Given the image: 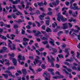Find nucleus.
Here are the masks:
<instances>
[{
	"mask_svg": "<svg viewBox=\"0 0 80 80\" xmlns=\"http://www.w3.org/2000/svg\"><path fill=\"white\" fill-rule=\"evenodd\" d=\"M65 51H64V52L65 53H66L67 55H66L65 57L66 58H67L68 57V55H69V52L68 51V50L67 48H65Z\"/></svg>",
	"mask_w": 80,
	"mask_h": 80,
	"instance_id": "1a4fd4ad",
	"label": "nucleus"
},
{
	"mask_svg": "<svg viewBox=\"0 0 80 80\" xmlns=\"http://www.w3.org/2000/svg\"><path fill=\"white\" fill-rule=\"evenodd\" d=\"M14 21L15 22H17V23H21V22H25V21H24V20H22V19H18V21L15 20Z\"/></svg>",
	"mask_w": 80,
	"mask_h": 80,
	"instance_id": "a211bd4d",
	"label": "nucleus"
},
{
	"mask_svg": "<svg viewBox=\"0 0 80 80\" xmlns=\"http://www.w3.org/2000/svg\"><path fill=\"white\" fill-rule=\"evenodd\" d=\"M45 16H46V14H45L44 13H43L42 15H40L39 17L40 19L41 20H42L43 19L42 18H44Z\"/></svg>",
	"mask_w": 80,
	"mask_h": 80,
	"instance_id": "9b49d317",
	"label": "nucleus"
},
{
	"mask_svg": "<svg viewBox=\"0 0 80 80\" xmlns=\"http://www.w3.org/2000/svg\"><path fill=\"white\" fill-rule=\"evenodd\" d=\"M66 70L68 71V72H71L72 71V69L69 68H67Z\"/></svg>",
	"mask_w": 80,
	"mask_h": 80,
	"instance_id": "de8ad7c7",
	"label": "nucleus"
},
{
	"mask_svg": "<svg viewBox=\"0 0 80 80\" xmlns=\"http://www.w3.org/2000/svg\"><path fill=\"white\" fill-rule=\"evenodd\" d=\"M22 71L23 75H27V70L26 69H22Z\"/></svg>",
	"mask_w": 80,
	"mask_h": 80,
	"instance_id": "ddd939ff",
	"label": "nucleus"
},
{
	"mask_svg": "<svg viewBox=\"0 0 80 80\" xmlns=\"http://www.w3.org/2000/svg\"><path fill=\"white\" fill-rule=\"evenodd\" d=\"M56 44H57V45L58 46H59V45H60V42H59L58 41H57L56 42Z\"/></svg>",
	"mask_w": 80,
	"mask_h": 80,
	"instance_id": "69168bd1",
	"label": "nucleus"
},
{
	"mask_svg": "<svg viewBox=\"0 0 80 80\" xmlns=\"http://www.w3.org/2000/svg\"><path fill=\"white\" fill-rule=\"evenodd\" d=\"M72 31H70L69 33V35H71V36H72L73 35H76V34L75 33H72Z\"/></svg>",
	"mask_w": 80,
	"mask_h": 80,
	"instance_id": "8fccbe9b",
	"label": "nucleus"
},
{
	"mask_svg": "<svg viewBox=\"0 0 80 80\" xmlns=\"http://www.w3.org/2000/svg\"><path fill=\"white\" fill-rule=\"evenodd\" d=\"M63 77H64L62 75H60V76H57L53 77L52 78H54V79H57V78H58L59 79H60V78H63Z\"/></svg>",
	"mask_w": 80,
	"mask_h": 80,
	"instance_id": "6e6552de",
	"label": "nucleus"
},
{
	"mask_svg": "<svg viewBox=\"0 0 80 80\" xmlns=\"http://www.w3.org/2000/svg\"><path fill=\"white\" fill-rule=\"evenodd\" d=\"M65 4L67 6H68L70 5V2H65Z\"/></svg>",
	"mask_w": 80,
	"mask_h": 80,
	"instance_id": "0e129e2a",
	"label": "nucleus"
},
{
	"mask_svg": "<svg viewBox=\"0 0 80 80\" xmlns=\"http://www.w3.org/2000/svg\"><path fill=\"white\" fill-rule=\"evenodd\" d=\"M36 23H37L38 26V27H40V26H41V25H40V23H39V22H38L36 21Z\"/></svg>",
	"mask_w": 80,
	"mask_h": 80,
	"instance_id": "6e6d98bb",
	"label": "nucleus"
},
{
	"mask_svg": "<svg viewBox=\"0 0 80 80\" xmlns=\"http://www.w3.org/2000/svg\"><path fill=\"white\" fill-rule=\"evenodd\" d=\"M57 20L58 22H60V20L62 22H66L67 20V18H63V16L61 15L60 13L59 12L58 15V18H57Z\"/></svg>",
	"mask_w": 80,
	"mask_h": 80,
	"instance_id": "f03ea898",
	"label": "nucleus"
},
{
	"mask_svg": "<svg viewBox=\"0 0 80 80\" xmlns=\"http://www.w3.org/2000/svg\"><path fill=\"white\" fill-rule=\"evenodd\" d=\"M6 27H7V28H10V25H7V24H6Z\"/></svg>",
	"mask_w": 80,
	"mask_h": 80,
	"instance_id": "774afa93",
	"label": "nucleus"
},
{
	"mask_svg": "<svg viewBox=\"0 0 80 80\" xmlns=\"http://www.w3.org/2000/svg\"><path fill=\"white\" fill-rule=\"evenodd\" d=\"M50 20H48L46 21V24L47 26H48L50 25Z\"/></svg>",
	"mask_w": 80,
	"mask_h": 80,
	"instance_id": "cd10ccee",
	"label": "nucleus"
},
{
	"mask_svg": "<svg viewBox=\"0 0 80 80\" xmlns=\"http://www.w3.org/2000/svg\"><path fill=\"white\" fill-rule=\"evenodd\" d=\"M50 57L51 58V59H50V57H49L48 56H47V58L48 60V62H50L51 63L52 67H54V64L53 63V62H55V59L53 57L52 55L50 56Z\"/></svg>",
	"mask_w": 80,
	"mask_h": 80,
	"instance_id": "7ed1b4c3",
	"label": "nucleus"
},
{
	"mask_svg": "<svg viewBox=\"0 0 80 80\" xmlns=\"http://www.w3.org/2000/svg\"><path fill=\"white\" fill-rule=\"evenodd\" d=\"M13 28L15 29H16V28H18V25L17 24L14 25L13 26Z\"/></svg>",
	"mask_w": 80,
	"mask_h": 80,
	"instance_id": "e433bc0d",
	"label": "nucleus"
},
{
	"mask_svg": "<svg viewBox=\"0 0 80 80\" xmlns=\"http://www.w3.org/2000/svg\"><path fill=\"white\" fill-rule=\"evenodd\" d=\"M16 14L17 15H18H18H23V14H22V12H19V11H18V13H16Z\"/></svg>",
	"mask_w": 80,
	"mask_h": 80,
	"instance_id": "c756f323",
	"label": "nucleus"
},
{
	"mask_svg": "<svg viewBox=\"0 0 80 80\" xmlns=\"http://www.w3.org/2000/svg\"><path fill=\"white\" fill-rule=\"evenodd\" d=\"M60 3V1L59 0H56V2H52V4L54 6H57Z\"/></svg>",
	"mask_w": 80,
	"mask_h": 80,
	"instance_id": "0eeeda50",
	"label": "nucleus"
},
{
	"mask_svg": "<svg viewBox=\"0 0 80 80\" xmlns=\"http://www.w3.org/2000/svg\"><path fill=\"white\" fill-rule=\"evenodd\" d=\"M9 56H11L12 57V58H13L15 57V54L13 53H12V54H11L10 53L8 54Z\"/></svg>",
	"mask_w": 80,
	"mask_h": 80,
	"instance_id": "2f4dec72",
	"label": "nucleus"
},
{
	"mask_svg": "<svg viewBox=\"0 0 80 80\" xmlns=\"http://www.w3.org/2000/svg\"><path fill=\"white\" fill-rule=\"evenodd\" d=\"M68 13L69 14H70V15H72V16L74 17H77V16L76 15H75V14H72L73 11H72V10H69V11Z\"/></svg>",
	"mask_w": 80,
	"mask_h": 80,
	"instance_id": "f8f14e48",
	"label": "nucleus"
},
{
	"mask_svg": "<svg viewBox=\"0 0 80 80\" xmlns=\"http://www.w3.org/2000/svg\"><path fill=\"white\" fill-rule=\"evenodd\" d=\"M10 64L9 61L5 63V65H6L7 66H9V65H10Z\"/></svg>",
	"mask_w": 80,
	"mask_h": 80,
	"instance_id": "09e8293b",
	"label": "nucleus"
},
{
	"mask_svg": "<svg viewBox=\"0 0 80 80\" xmlns=\"http://www.w3.org/2000/svg\"><path fill=\"white\" fill-rule=\"evenodd\" d=\"M12 60L14 65V66H17V60H16V59L14 58H13Z\"/></svg>",
	"mask_w": 80,
	"mask_h": 80,
	"instance_id": "4468645a",
	"label": "nucleus"
},
{
	"mask_svg": "<svg viewBox=\"0 0 80 80\" xmlns=\"http://www.w3.org/2000/svg\"><path fill=\"white\" fill-rule=\"evenodd\" d=\"M42 43L43 44H44V45H46V44H48V41H43Z\"/></svg>",
	"mask_w": 80,
	"mask_h": 80,
	"instance_id": "a19ab883",
	"label": "nucleus"
},
{
	"mask_svg": "<svg viewBox=\"0 0 80 80\" xmlns=\"http://www.w3.org/2000/svg\"><path fill=\"white\" fill-rule=\"evenodd\" d=\"M42 34V33H41V32H40L38 31L37 32V33H36L34 35L35 36H36V37H38L39 35H39V34Z\"/></svg>",
	"mask_w": 80,
	"mask_h": 80,
	"instance_id": "5701e85b",
	"label": "nucleus"
},
{
	"mask_svg": "<svg viewBox=\"0 0 80 80\" xmlns=\"http://www.w3.org/2000/svg\"><path fill=\"white\" fill-rule=\"evenodd\" d=\"M52 51L55 53H56L58 52V50L57 49L54 48H52Z\"/></svg>",
	"mask_w": 80,
	"mask_h": 80,
	"instance_id": "aec40b11",
	"label": "nucleus"
},
{
	"mask_svg": "<svg viewBox=\"0 0 80 80\" xmlns=\"http://www.w3.org/2000/svg\"><path fill=\"white\" fill-rule=\"evenodd\" d=\"M38 4L40 7H42V6H43V3L42 2H41L40 3H38Z\"/></svg>",
	"mask_w": 80,
	"mask_h": 80,
	"instance_id": "c85d7f7f",
	"label": "nucleus"
},
{
	"mask_svg": "<svg viewBox=\"0 0 80 80\" xmlns=\"http://www.w3.org/2000/svg\"><path fill=\"white\" fill-rule=\"evenodd\" d=\"M73 5V7L72 4L70 5V8L71 9H72L73 10H80V8H78V6H77V4L76 3H74Z\"/></svg>",
	"mask_w": 80,
	"mask_h": 80,
	"instance_id": "20e7f679",
	"label": "nucleus"
},
{
	"mask_svg": "<svg viewBox=\"0 0 80 80\" xmlns=\"http://www.w3.org/2000/svg\"><path fill=\"white\" fill-rule=\"evenodd\" d=\"M21 33L22 35H24V34H25V30H24L23 29H22Z\"/></svg>",
	"mask_w": 80,
	"mask_h": 80,
	"instance_id": "58836bf2",
	"label": "nucleus"
},
{
	"mask_svg": "<svg viewBox=\"0 0 80 80\" xmlns=\"http://www.w3.org/2000/svg\"><path fill=\"white\" fill-rule=\"evenodd\" d=\"M73 61V59L72 58H71L70 59L67 58L66 60V62H72Z\"/></svg>",
	"mask_w": 80,
	"mask_h": 80,
	"instance_id": "6ab92c4d",
	"label": "nucleus"
},
{
	"mask_svg": "<svg viewBox=\"0 0 80 80\" xmlns=\"http://www.w3.org/2000/svg\"><path fill=\"white\" fill-rule=\"evenodd\" d=\"M46 26H45V25H43L41 27V28H42V30H45V27Z\"/></svg>",
	"mask_w": 80,
	"mask_h": 80,
	"instance_id": "37998d69",
	"label": "nucleus"
},
{
	"mask_svg": "<svg viewBox=\"0 0 80 80\" xmlns=\"http://www.w3.org/2000/svg\"><path fill=\"white\" fill-rule=\"evenodd\" d=\"M59 9H60V6H58V8H55V10L57 12H58Z\"/></svg>",
	"mask_w": 80,
	"mask_h": 80,
	"instance_id": "864d4df0",
	"label": "nucleus"
},
{
	"mask_svg": "<svg viewBox=\"0 0 80 80\" xmlns=\"http://www.w3.org/2000/svg\"><path fill=\"white\" fill-rule=\"evenodd\" d=\"M12 17L14 19H15L17 17L16 16V15H15V14L14 13L12 14Z\"/></svg>",
	"mask_w": 80,
	"mask_h": 80,
	"instance_id": "4c0bfd02",
	"label": "nucleus"
},
{
	"mask_svg": "<svg viewBox=\"0 0 80 80\" xmlns=\"http://www.w3.org/2000/svg\"><path fill=\"white\" fill-rule=\"evenodd\" d=\"M23 40L25 42H28L29 41V39L26 38H23Z\"/></svg>",
	"mask_w": 80,
	"mask_h": 80,
	"instance_id": "bb28decb",
	"label": "nucleus"
},
{
	"mask_svg": "<svg viewBox=\"0 0 80 80\" xmlns=\"http://www.w3.org/2000/svg\"><path fill=\"white\" fill-rule=\"evenodd\" d=\"M38 50L39 51V52H42V51H43V50H44V48H41L40 49H39Z\"/></svg>",
	"mask_w": 80,
	"mask_h": 80,
	"instance_id": "680f3d73",
	"label": "nucleus"
},
{
	"mask_svg": "<svg viewBox=\"0 0 80 80\" xmlns=\"http://www.w3.org/2000/svg\"><path fill=\"white\" fill-rule=\"evenodd\" d=\"M43 76L44 77H50V74L48 73H47V72H44L43 74Z\"/></svg>",
	"mask_w": 80,
	"mask_h": 80,
	"instance_id": "412c9836",
	"label": "nucleus"
},
{
	"mask_svg": "<svg viewBox=\"0 0 80 80\" xmlns=\"http://www.w3.org/2000/svg\"><path fill=\"white\" fill-rule=\"evenodd\" d=\"M69 22H73L74 23H75L77 22V20L76 19H74L73 18H71V19L69 20Z\"/></svg>",
	"mask_w": 80,
	"mask_h": 80,
	"instance_id": "f3484780",
	"label": "nucleus"
},
{
	"mask_svg": "<svg viewBox=\"0 0 80 80\" xmlns=\"http://www.w3.org/2000/svg\"><path fill=\"white\" fill-rule=\"evenodd\" d=\"M72 57L73 59H74V60H75V61L77 62H78V61L77 60V58H75V57L74 56V55H72Z\"/></svg>",
	"mask_w": 80,
	"mask_h": 80,
	"instance_id": "c9c22d12",
	"label": "nucleus"
},
{
	"mask_svg": "<svg viewBox=\"0 0 80 80\" xmlns=\"http://www.w3.org/2000/svg\"><path fill=\"white\" fill-rule=\"evenodd\" d=\"M19 62V63H20L21 65H23V64L24 63V62L22 61L21 62V61L20 60H18Z\"/></svg>",
	"mask_w": 80,
	"mask_h": 80,
	"instance_id": "603ef678",
	"label": "nucleus"
},
{
	"mask_svg": "<svg viewBox=\"0 0 80 80\" xmlns=\"http://www.w3.org/2000/svg\"><path fill=\"white\" fill-rule=\"evenodd\" d=\"M14 9L13 11V12H18V11L17 9V8L14 9Z\"/></svg>",
	"mask_w": 80,
	"mask_h": 80,
	"instance_id": "338daca9",
	"label": "nucleus"
},
{
	"mask_svg": "<svg viewBox=\"0 0 80 80\" xmlns=\"http://www.w3.org/2000/svg\"><path fill=\"white\" fill-rule=\"evenodd\" d=\"M46 31L47 32H48H48H52L51 29L49 27H47V28L46 29Z\"/></svg>",
	"mask_w": 80,
	"mask_h": 80,
	"instance_id": "b1692460",
	"label": "nucleus"
},
{
	"mask_svg": "<svg viewBox=\"0 0 80 80\" xmlns=\"http://www.w3.org/2000/svg\"><path fill=\"white\" fill-rule=\"evenodd\" d=\"M62 26L63 27V29H67V28H68V27H67V23H64L62 24Z\"/></svg>",
	"mask_w": 80,
	"mask_h": 80,
	"instance_id": "dca6fc26",
	"label": "nucleus"
},
{
	"mask_svg": "<svg viewBox=\"0 0 80 80\" xmlns=\"http://www.w3.org/2000/svg\"><path fill=\"white\" fill-rule=\"evenodd\" d=\"M52 15V12H48L47 13L48 15H50L51 16Z\"/></svg>",
	"mask_w": 80,
	"mask_h": 80,
	"instance_id": "5fc2aeb1",
	"label": "nucleus"
},
{
	"mask_svg": "<svg viewBox=\"0 0 80 80\" xmlns=\"http://www.w3.org/2000/svg\"><path fill=\"white\" fill-rule=\"evenodd\" d=\"M0 25H1V27H3L4 25V23L3 22H0Z\"/></svg>",
	"mask_w": 80,
	"mask_h": 80,
	"instance_id": "ea45409f",
	"label": "nucleus"
},
{
	"mask_svg": "<svg viewBox=\"0 0 80 80\" xmlns=\"http://www.w3.org/2000/svg\"><path fill=\"white\" fill-rule=\"evenodd\" d=\"M8 42L9 43H8V47L9 48H10V50H15L16 49V47L15 44L13 43L12 44V42L10 39H8ZM12 44V47H12L11 44Z\"/></svg>",
	"mask_w": 80,
	"mask_h": 80,
	"instance_id": "f257e3e1",
	"label": "nucleus"
},
{
	"mask_svg": "<svg viewBox=\"0 0 80 80\" xmlns=\"http://www.w3.org/2000/svg\"><path fill=\"white\" fill-rule=\"evenodd\" d=\"M0 37L1 38H2V40H6L7 39L6 37L1 35H0Z\"/></svg>",
	"mask_w": 80,
	"mask_h": 80,
	"instance_id": "4be33fe9",
	"label": "nucleus"
},
{
	"mask_svg": "<svg viewBox=\"0 0 80 80\" xmlns=\"http://www.w3.org/2000/svg\"><path fill=\"white\" fill-rule=\"evenodd\" d=\"M41 67L42 69H45L46 68V66H45V64H44L42 65Z\"/></svg>",
	"mask_w": 80,
	"mask_h": 80,
	"instance_id": "f704fd0d",
	"label": "nucleus"
},
{
	"mask_svg": "<svg viewBox=\"0 0 80 80\" xmlns=\"http://www.w3.org/2000/svg\"><path fill=\"white\" fill-rule=\"evenodd\" d=\"M80 54L78 52H77V56H76V57H77V58H80Z\"/></svg>",
	"mask_w": 80,
	"mask_h": 80,
	"instance_id": "473e14b6",
	"label": "nucleus"
},
{
	"mask_svg": "<svg viewBox=\"0 0 80 80\" xmlns=\"http://www.w3.org/2000/svg\"><path fill=\"white\" fill-rule=\"evenodd\" d=\"M18 60H22V61H24L25 60V58L24 56L22 57V56L19 55L18 56Z\"/></svg>",
	"mask_w": 80,
	"mask_h": 80,
	"instance_id": "39448f33",
	"label": "nucleus"
},
{
	"mask_svg": "<svg viewBox=\"0 0 80 80\" xmlns=\"http://www.w3.org/2000/svg\"><path fill=\"white\" fill-rule=\"evenodd\" d=\"M72 70H77V68L75 66L72 67Z\"/></svg>",
	"mask_w": 80,
	"mask_h": 80,
	"instance_id": "13d9d810",
	"label": "nucleus"
},
{
	"mask_svg": "<svg viewBox=\"0 0 80 80\" xmlns=\"http://www.w3.org/2000/svg\"><path fill=\"white\" fill-rule=\"evenodd\" d=\"M75 2V0H72L70 2V5H72V3L74 2Z\"/></svg>",
	"mask_w": 80,
	"mask_h": 80,
	"instance_id": "e2e57ef3",
	"label": "nucleus"
},
{
	"mask_svg": "<svg viewBox=\"0 0 80 80\" xmlns=\"http://www.w3.org/2000/svg\"><path fill=\"white\" fill-rule=\"evenodd\" d=\"M48 72H51L52 75H55V74L53 72L54 71V70L53 69L48 68Z\"/></svg>",
	"mask_w": 80,
	"mask_h": 80,
	"instance_id": "2eb2a0df",
	"label": "nucleus"
},
{
	"mask_svg": "<svg viewBox=\"0 0 80 80\" xmlns=\"http://www.w3.org/2000/svg\"><path fill=\"white\" fill-rule=\"evenodd\" d=\"M16 34L17 35L19 33V32L18 31V29H17L15 31Z\"/></svg>",
	"mask_w": 80,
	"mask_h": 80,
	"instance_id": "052dcab7",
	"label": "nucleus"
},
{
	"mask_svg": "<svg viewBox=\"0 0 80 80\" xmlns=\"http://www.w3.org/2000/svg\"><path fill=\"white\" fill-rule=\"evenodd\" d=\"M58 57H59V58H63V55H62V54H59L58 55Z\"/></svg>",
	"mask_w": 80,
	"mask_h": 80,
	"instance_id": "a18cd8bd",
	"label": "nucleus"
},
{
	"mask_svg": "<svg viewBox=\"0 0 80 80\" xmlns=\"http://www.w3.org/2000/svg\"><path fill=\"white\" fill-rule=\"evenodd\" d=\"M26 28H27V29H30V28H31V26L29 25H28L26 26Z\"/></svg>",
	"mask_w": 80,
	"mask_h": 80,
	"instance_id": "49530a36",
	"label": "nucleus"
},
{
	"mask_svg": "<svg viewBox=\"0 0 80 80\" xmlns=\"http://www.w3.org/2000/svg\"><path fill=\"white\" fill-rule=\"evenodd\" d=\"M42 69L40 68H38L37 70H36V72H40L42 71Z\"/></svg>",
	"mask_w": 80,
	"mask_h": 80,
	"instance_id": "79ce46f5",
	"label": "nucleus"
},
{
	"mask_svg": "<svg viewBox=\"0 0 80 80\" xmlns=\"http://www.w3.org/2000/svg\"><path fill=\"white\" fill-rule=\"evenodd\" d=\"M23 44L24 46V47H26L27 45H28V42H23Z\"/></svg>",
	"mask_w": 80,
	"mask_h": 80,
	"instance_id": "7c9ffc66",
	"label": "nucleus"
},
{
	"mask_svg": "<svg viewBox=\"0 0 80 80\" xmlns=\"http://www.w3.org/2000/svg\"><path fill=\"white\" fill-rule=\"evenodd\" d=\"M64 63L65 65H67V66H70V63L68 62H65Z\"/></svg>",
	"mask_w": 80,
	"mask_h": 80,
	"instance_id": "c03bdc74",
	"label": "nucleus"
},
{
	"mask_svg": "<svg viewBox=\"0 0 80 80\" xmlns=\"http://www.w3.org/2000/svg\"><path fill=\"white\" fill-rule=\"evenodd\" d=\"M29 70H31V71H32L33 73H35V71H34V70L32 69V66H30L29 67Z\"/></svg>",
	"mask_w": 80,
	"mask_h": 80,
	"instance_id": "a878e982",
	"label": "nucleus"
},
{
	"mask_svg": "<svg viewBox=\"0 0 80 80\" xmlns=\"http://www.w3.org/2000/svg\"><path fill=\"white\" fill-rule=\"evenodd\" d=\"M2 76L4 77L6 79H7L8 78V74H2Z\"/></svg>",
	"mask_w": 80,
	"mask_h": 80,
	"instance_id": "393cba45",
	"label": "nucleus"
},
{
	"mask_svg": "<svg viewBox=\"0 0 80 80\" xmlns=\"http://www.w3.org/2000/svg\"><path fill=\"white\" fill-rule=\"evenodd\" d=\"M11 2H12L13 5H15V4H18V3L20 2V0H16L14 1L13 0H9Z\"/></svg>",
	"mask_w": 80,
	"mask_h": 80,
	"instance_id": "423d86ee",
	"label": "nucleus"
},
{
	"mask_svg": "<svg viewBox=\"0 0 80 80\" xmlns=\"http://www.w3.org/2000/svg\"><path fill=\"white\" fill-rule=\"evenodd\" d=\"M55 66H56V67L57 68H59L60 67V65H59L58 64H56Z\"/></svg>",
	"mask_w": 80,
	"mask_h": 80,
	"instance_id": "3c124183",
	"label": "nucleus"
},
{
	"mask_svg": "<svg viewBox=\"0 0 80 80\" xmlns=\"http://www.w3.org/2000/svg\"><path fill=\"white\" fill-rule=\"evenodd\" d=\"M63 71H64V72H65V73H66V74H67L68 75H69V72L67 71V70H66L64 69L63 70Z\"/></svg>",
	"mask_w": 80,
	"mask_h": 80,
	"instance_id": "4d7b16f0",
	"label": "nucleus"
},
{
	"mask_svg": "<svg viewBox=\"0 0 80 80\" xmlns=\"http://www.w3.org/2000/svg\"><path fill=\"white\" fill-rule=\"evenodd\" d=\"M50 39L52 41H50L49 42V43H50L52 46H55V43H54V40L52 39L51 38H50Z\"/></svg>",
	"mask_w": 80,
	"mask_h": 80,
	"instance_id": "9d476101",
	"label": "nucleus"
},
{
	"mask_svg": "<svg viewBox=\"0 0 80 80\" xmlns=\"http://www.w3.org/2000/svg\"><path fill=\"white\" fill-rule=\"evenodd\" d=\"M35 60L36 63H38L40 62L37 59H35Z\"/></svg>",
	"mask_w": 80,
	"mask_h": 80,
	"instance_id": "bf43d9fd",
	"label": "nucleus"
},
{
	"mask_svg": "<svg viewBox=\"0 0 80 80\" xmlns=\"http://www.w3.org/2000/svg\"><path fill=\"white\" fill-rule=\"evenodd\" d=\"M36 53H38V55H40V54H42V53L40 52L38 50H36Z\"/></svg>",
	"mask_w": 80,
	"mask_h": 80,
	"instance_id": "72a5a7b5",
	"label": "nucleus"
}]
</instances>
